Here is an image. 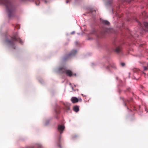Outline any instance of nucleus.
<instances>
[{"label":"nucleus","mask_w":148,"mask_h":148,"mask_svg":"<svg viewBox=\"0 0 148 148\" xmlns=\"http://www.w3.org/2000/svg\"><path fill=\"white\" fill-rule=\"evenodd\" d=\"M71 100L73 103H75L77 102L78 101V99L76 97H73L71 99Z\"/></svg>","instance_id":"0eeeda50"},{"label":"nucleus","mask_w":148,"mask_h":148,"mask_svg":"<svg viewBox=\"0 0 148 148\" xmlns=\"http://www.w3.org/2000/svg\"><path fill=\"white\" fill-rule=\"evenodd\" d=\"M69 2V0H67L66 1V3H68Z\"/></svg>","instance_id":"412c9836"},{"label":"nucleus","mask_w":148,"mask_h":148,"mask_svg":"<svg viewBox=\"0 0 148 148\" xmlns=\"http://www.w3.org/2000/svg\"><path fill=\"white\" fill-rule=\"evenodd\" d=\"M77 53V51L76 50H73L72 51L71 53L68 55L66 57H65L64 58V60H65L69 58V57L71 56L74 55L75 53Z\"/></svg>","instance_id":"7ed1b4c3"},{"label":"nucleus","mask_w":148,"mask_h":148,"mask_svg":"<svg viewBox=\"0 0 148 148\" xmlns=\"http://www.w3.org/2000/svg\"><path fill=\"white\" fill-rule=\"evenodd\" d=\"M18 41L21 44H22L23 41L19 38H18L17 34L11 37L10 40L7 39L5 40V43L12 47L14 49H15V42Z\"/></svg>","instance_id":"f03ea898"},{"label":"nucleus","mask_w":148,"mask_h":148,"mask_svg":"<svg viewBox=\"0 0 148 148\" xmlns=\"http://www.w3.org/2000/svg\"><path fill=\"white\" fill-rule=\"evenodd\" d=\"M39 4L38 3V4H37V3H36V5H39Z\"/></svg>","instance_id":"bb28decb"},{"label":"nucleus","mask_w":148,"mask_h":148,"mask_svg":"<svg viewBox=\"0 0 148 148\" xmlns=\"http://www.w3.org/2000/svg\"><path fill=\"white\" fill-rule=\"evenodd\" d=\"M111 66H112V67L114 68V69H116V66L115 65V64H113V66H112V65H111Z\"/></svg>","instance_id":"2eb2a0df"},{"label":"nucleus","mask_w":148,"mask_h":148,"mask_svg":"<svg viewBox=\"0 0 148 148\" xmlns=\"http://www.w3.org/2000/svg\"><path fill=\"white\" fill-rule=\"evenodd\" d=\"M66 70V68L64 67H60L58 69L59 72L61 73H65Z\"/></svg>","instance_id":"39448f33"},{"label":"nucleus","mask_w":148,"mask_h":148,"mask_svg":"<svg viewBox=\"0 0 148 148\" xmlns=\"http://www.w3.org/2000/svg\"><path fill=\"white\" fill-rule=\"evenodd\" d=\"M109 66H107V67H106V69H109Z\"/></svg>","instance_id":"b1692460"},{"label":"nucleus","mask_w":148,"mask_h":148,"mask_svg":"<svg viewBox=\"0 0 148 148\" xmlns=\"http://www.w3.org/2000/svg\"><path fill=\"white\" fill-rule=\"evenodd\" d=\"M144 70H146L147 69V68L146 66H144Z\"/></svg>","instance_id":"6ab92c4d"},{"label":"nucleus","mask_w":148,"mask_h":148,"mask_svg":"<svg viewBox=\"0 0 148 148\" xmlns=\"http://www.w3.org/2000/svg\"><path fill=\"white\" fill-rule=\"evenodd\" d=\"M97 37H99L100 36H98V35H97Z\"/></svg>","instance_id":"393cba45"},{"label":"nucleus","mask_w":148,"mask_h":148,"mask_svg":"<svg viewBox=\"0 0 148 148\" xmlns=\"http://www.w3.org/2000/svg\"><path fill=\"white\" fill-rule=\"evenodd\" d=\"M121 65L122 66H124L125 65V64L123 62H121Z\"/></svg>","instance_id":"dca6fc26"},{"label":"nucleus","mask_w":148,"mask_h":148,"mask_svg":"<svg viewBox=\"0 0 148 148\" xmlns=\"http://www.w3.org/2000/svg\"><path fill=\"white\" fill-rule=\"evenodd\" d=\"M145 27L146 28V29L145 30V29H144V30H145L146 31L148 30V23L146 22H145L143 23Z\"/></svg>","instance_id":"ddd939ff"},{"label":"nucleus","mask_w":148,"mask_h":148,"mask_svg":"<svg viewBox=\"0 0 148 148\" xmlns=\"http://www.w3.org/2000/svg\"><path fill=\"white\" fill-rule=\"evenodd\" d=\"M65 127L64 125H59L58 126V130L60 134H62Z\"/></svg>","instance_id":"423d86ee"},{"label":"nucleus","mask_w":148,"mask_h":148,"mask_svg":"<svg viewBox=\"0 0 148 148\" xmlns=\"http://www.w3.org/2000/svg\"><path fill=\"white\" fill-rule=\"evenodd\" d=\"M144 73L145 74V73Z\"/></svg>","instance_id":"2f4dec72"},{"label":"nucleus","mask_w":148,"mask_h":148,"mask_svg":"<svg viewBox=\"0 0 148 148\" xmlns=\"http://www.w3.org/2000/svg\"><path fill=\"white\" fill-rule=\"evenodd\" d=\"M113 30L110 28H107L105 30V33L110 34L112 33Z\"/></svg>","instance_id":"1a4fd4ad"},{"label":"nucleus","mask_w":148,"mask_h":148,"mask_svg":"<svg viewBox=\"0 0 148 148\" xmlns=\"http://www.w3.org/2000/svg\"><path fill=\"white\" fill-rule=\"evenodd\" d=\"M138 71V69H135L134 70V71Z\"/></svg>","instance_id":"4be33fe9"},{"label":"nucleus","mask_w":148,"mask_h":148,"mask_svg":"<svg viewBox=\"0 0 148 148\" xmlns=\"http://www.w3.org/2000/svg\"><path fill=\"white\" fill-rule=\"evenodd\" d=\"M61 138V136H60V137H59V140H58V142H57V145L58 147H60V148H61V146L60 145Z\"/></svg>","instance_id":"4468645a"},{"label":"nucleus","mask_w":148,"mask_h":148,"mask_svg":"<svg viewBox=\"0 0 148 148\" xmlns=\"http://www.w3.org/2000/svg\"><path fill=\"white\" fill-rule=\"evenodd\" d=\"M121 49L122 48L121 46L116 47L115 49V51L117 53H119L121 52Z\"/></svg>","instance_id":"6e6552de"},{"label":"nucleus","mask_w":148,"mask_h":148,"mask_svg":"<svg viewBox=\"0 0 148 148\" xmlns=\"http://www.w3.org/2000/svg\"><path fill=\"white\" fill-rule=\"evenodd\" d=\"M68 109L69 110V109H70V108H69V107H68Z\"/></svg>","instance_id":"cd10ccee"},{"label":"nucleus","mask_w":148,"mask_h":148,"mask_svg":"<svg viewBox=\"0 0 148 148\" xmlns=\"http://www.w3.org/2000/svg\"><path fill=\"white\" fill-rule=\"evenodd\" d=\"M38 148H42V147L41 146V145H38Z\"/></svg>","instance_id":"aec40b11"},{"label":"nucleus","mask_w":148,"mask_h":148,"mask_svg":"<svg viewBox=\"0 0 148 148\" xmlns=\"http://www.w3.org/2000/svg\"><path fill=\"white\" fill-rule=\"evenodd\" d=\"M138 25H140V27H142V25H141V23H140V22H138Z\"/></svg>","instance_id":"a211bd4d"},{"label":"nucleus","mask_w":148,"mask_h":148,"mask_svg":"<svg viewBox=\"0 0 148 148\" xmlns=\"http://www.w3.org/2000/svg\"><path fill=\"white\" fill-rule=\"evenodd\" d=\"M102 23L104 25H109L110 24V23L108 21L106 20H103L101 21Z\"/></svg>","instance_id":"9b49d317"},{"label":"nucleus","mask_w":148,"mask_h":148,"mask_svg":"<svg viewBox=\"0 0 148 148\" xmlns=\"http://www.w3.org/2000/svg\"><path fill=\"white\" fill-rule=\"evenodd\" d=\"M65 73L67 75L70 77L72 76L73 75L75 76L76 75L75 74H73L72 72L70 70H66V71H65Z\"/></svg>","instance_id":"20e7f679"},{"label":"nucleus","mask_w":148,"mask_h":148,"mask_svg":"<svg viewBox=\"0 0 148 148\" xmlns=\"http://www.w3.org/2000/svg\"><path fill=\"white\" fill-rule=\"evenodd\" d=\"M0 3L4 5L8 13V16L10 18L13 15L14 8L9 0H0Z\"/></svg>","instance_id":"f257e3e1"},{"label":"nucleus","mask_w":148,"mask_h":148,"mask_svg":"<svg viewBox=\"0 0 148 148\" xmlns=\"http://www.w3.org/2000/svg\"><path fill=\"white\" fill-rule=\"evenodd\" d=\"M73 110L76 112H77L79 111V108L77 106H76L73 107Z\"/></svg>","instance_id":"f8f14e48"},{"label":"nucleus","mask_w":148,"mask_h":148,"mask_svg":"<svg viewBox=\"0 0 148 148\" xmlns=\"http://www.w3.org/2000/svg\"><path fill=\"white\" fill-rule=\"evenodd\" d=\"M80 100H81V101H82V99H80Z\"/></svg>","instance_id":"7c9ffc66"},{"label":"nucleus","mask_w":148,"mask_h":148,"mask_svg":"<svg viewBox=\"0 0 148 148\" xmlns=\"http://www.w3.org/2000/svg\"><path fill=\"white\" fill-rule=\"evenodd\" d=\"M56 111V112L57 113H58V112H57Z\"/></svg>","instance_id":"c85d7f7f"},{"label":"nucleus","mask_w":148,"mask_h":148,"mask_svg":"<svg viewBox=\"0 0 148 148\" xmlns=\"http://www.w3.org/2000/svg\"><path fill=\"white\" fill-rule=\"evenodd\" d=\"M96 32V31L95 30H93L92 32L91 33L92 34H94L95 32Z\"/></svg>","instance_id":"f3484780"},{"label":"nucleus","mask_w":148,"mask_h":148,"mask_svg":"<svg viewBox=\"0 0 148 148\" xmlns=\"http://www.w3.org/2000/svg\"><path fill=\"white\" fill-rule=\"evenodd\" d=\"M130 73H129V74L130 75Z\"/></svg>","instance_id":"c756f323"},{"label":"nucleus","mask_w":148,"mask_h":148,"mask_svg":"<svg viewBox=\"0 0 148 148\" xmlns=\"http://www.w3.org/2000/svg\"><path fill=\"white\" fill-rule=\"evenodd\" d=\"M73 33H74V32H72L71 33V34H73Z\"/></svg>","instance_id":"a878e982"},{"label":"nucleus","mask_w":148,"mask_h":148,"mask_svg":"<svg viewBox=\"0 0 148 148\" xmlns=\"http://www.w3.org/2000/svg\"><path fill=\"white\" fill-rule=\"evenodd\" d=\"M44 2H45V3H47V1L46 0H45Z\"/></svg>","instance_id":"5701e85b"},{"label":"nucleus","mask_w":148,"mask_h":148,"mask_svg":"<svg viewBox=\"0 0 148 148\" xmlns=\"http://www.w3.org/2000/svg\"><path fill=\"white\" fill-rule=\"evenodd\" d=\"M123 103L125 106H126L128 103H129L130 101H132V99H131L130 101L128 99H123Z\"/></svg>","instance_id":"9d476101"}]
</instances>
